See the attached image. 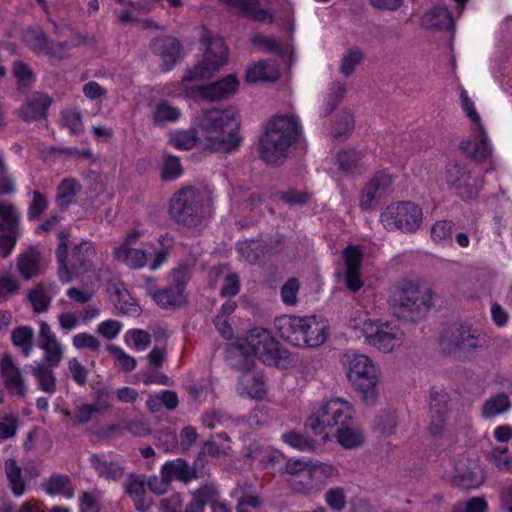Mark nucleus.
I'll return each mask as SVG.
<instances>
[{"mask_svg":"<svg viewBox=\"0 0 512 512\" xmlns=\"http://www.w3.org/2000/svg\"><path fill=\"white\" fill-rule=\"evenodd\" d=\"M460 149L475 161H483L490 154V148L487 142V136L481 130L472 138L463 140L460 143Z\"/></svg>","mask_w":512,"mask_h":512,"instance_id":"cd10ccee","label":"nucleus"},{"mask_svg":"<svg viewBox=\"0 0 512 512\" xmlns=\"http://www.w3.org/2000/svg\"><path fill=\"white\" fill-rule=\"evenodd\" d=\"M48 201L46 197L39 191L33 192L32 201L29 204L27 216L29 220H37L41 214L47 209Z\"/></svg>","mask_w":512,"mask_h":512,"instance_id":"bf43d9fd","label":"nucleus"},{"mask_svg":"<svg viewBox=\"0 0 512 512\" xmlns=\"http://www.w3.org/2000/svg\"><path fill=\"white\" fill-rule=\"evenodd\" d=\"M422 24L429 30H450L454 33L455 24L450 11L445 6H435L422 17Z\"/></svg>","mask_w":512,"mask_h":512,"instance_id":"b1692460","label":"nucleus"},{"mask_svg":"<svg viewBox=\"0 0 512 512\" xmlns=\"http://www.w3.org/2000/svg\"><path fill=\"white\" fill-rule=\"evenodd\" d=\"M278 76L277 64L271 59L259 61L250 66L246 72V80L249 83H256L258 81L272 82L277 80Z\"/></svg>","mask_w":512,"mask_h":512,"instance_id":"c756f323","label":"nucleus"},{"mask_svg":"<svg viewBox=\"0 0 512 512\" xmlns=\"http://www.w3.org/2000/svg\"><path fill=\"white\" fill-rule=\"evenodd\" d=\"M432 292L412 281L394 287L390 303L393 314L403 321L417 322L425 318L432 306Z\"/></svg>","mask_w":512,"mask_h":512,"instance_id":"20e7f679","label":"nucleus"},{"mask_svg":"<svg viewBox=\"0 0 512 512\" xmlns=\"http://www.w3.org/2000/svg\"><path fill=\"white\" fill-rule=\"evenodd\" d=\"M239 86L238 78L235 74H230L209 85L198 86L195 95L198 99L208 101H221L233 96Z\"/></svg>","mask_w":512,"mask_h":512,"instance_id":"a211bd4d","label":"nucleus"},{"mask_svg":"<svg viewBox=\"0 0 512 512\" xmlns=\"http://www.w3.org/2000/svg\"><path fill=\"white\" fill-rule=\"evenodd\" d=\"M354 129L353 115L349 111H341L332 129L335 138L345 139Z\"/></svg>","mask_w":512,"mask_h":512,"instance_id":"49530a36","label":"nucleus"},{"mask_svg":"<svg viewBox=\"0 0 512 512\" xmlns=\"http://www.w3.org/2000/svg\"><path fill=\"white\" fill-rule=\"evenodd\" d=\"M170 142L177 149L189 150L196 145L197 137L193 131H183L171 138Z\"/></svg>","mask_w":512,"mask_h":512,"instance_id":"774afa93","label":"nucleus"},{"mask_svg":"<svg viewBox=\"0 0 512 512\" xmlns=\"http://www.w3.org/2000/svg\"><path fill=\"white\" fill-rule=\"evenodd\" d=\"M510 406L511 402L508 395L505 393H499L483 404L482 415L486 418H490L507 411Z\"/></svg>","mask_w":512,"mask_h":512,"instance_id":"37998d69","label":"nucleus"},{"mask_svg":"<svg viewBox=\"0 0 512 512\" xmlns=\"http://www.w3.org/2000/svg\"><path fill=\"white\" fill-rule=\"evenodd\" d=\"M51 103L52 100L48 95L41 92H35L26 97L18 110V115L27 123L46 119L47 110Z\"/></svg>","mask_w":512,"mask_h":512,"instance_id":"412c9836","label":"nucleus"},{"mask_svg":"<svg viewBox=\"0 0 512 512\" xmlns=\"http://www.w3.org/2000/svg\"><path fill=\"white\" fill-rule=\"evenodd\" d=\"M52 285L46 286L42 283L36 285L28 294V299L33 306L35 313L39 314L49 309L52 296L50 290Z\"/></svg>","mask_w":512,"mask_h":512,"instance_id":"c9c22d12","label":"nucleus"},{"mask_svg":"<svg viewBox=\"0 0 512 512\" xmlns=\"http://www.w3.org/2000/svg\"><path fill=\"white\" fill-rule=\"evenodd\" d=\"M393 177L385 170L378 171L365 185L361 197L360 206L364 210L374 207V202L386 197L392 192Z\"/></svg>","mask_w":512,"mask_h":512,"instance_id":"4468645a","label":"nucleus"},{"mask_svg":"<svg viewBox=\"0 0 512 512\" xmlns=\"http://www.w3.org/2000/svg\"><path fill=\"white\" fill-rule=\"evenodd\" d=\"M83 178L88 184L89 199L93 203L96 198L105 192L103 177L99 172L88 170L83 173Z\"/></svg>","mask_w":512,"mask_h":512,"instance_id":"de8ad7c7","label":"nucleus"},{"mask_svg":"<svg viewBox=\"0 0 512 512\" xmlns=\"http://www.w3.org/2000/svg\"><path fill=\"white\" fill-rule=\"evenodd\" d=\"M485 336L469 326L453 325L441 336L440 345L444 352L460 357L485 346Z\"/></svg>","mask_w":512,"mask_h":512,"instance_id":"9d476101","label":"nucleus"},{"mask_svg":"<svg viewBox=\"0 0 512 512\" xmlns=\"http://www.w3.org/2000/svg\"><path fill=\"white\" fill-rule=\"evenodd\" d=\"M5 472L12 492L17 496L22 495L25 492V482L21 477V468L14 459L9 458L5 461Z\"/></svg>","mask_w":512,"mask_h":512,"instance_id":"ea45409f","label":"nucleus"},{"mask_svg":"<svg viewBox=\"0 0 512 512\" xmlns=\"http://www.w3.org/2000/svg\"><path fill=\"white\" fill-rule=\"evenodd\" d=\"M327 505L336 511H341L346 506V496L344 489L341 487L331 488L325 494Z\"/></svg>","mask_w":512,"mask_h":512,"instance_id":"052dcab7","label":"nucleus"},{"mask_svg":"<svg viewBox=\"0 0 512 512\" xmlns=\"http://www.w3.org/2000/svg\"><path fill=\"white\" fill-rule=\"evenodd\" d=\"M450 396L445 390H432L430 394V426L433 436H439L444 431L448 415L451 411Z\"/></svg>","mask_w":512,"mask_h":512,"instance_id":"2eb2a0df","label":"nucleus"},{"mask_svg":"<svg viewBox=\"0 0 512 512\" xmlns=\"http://www.w3.org/2000/svg\"><path fill=\"white\" fill-rule=\"evenodd\" d=\"M282 440L289 446L300 451H314L315 441L302 433L290 431L282 435Z\"/></svg>","mask_w":512,"mask_h":512,"instance_id":"a18cd8bd","label":"nucleus"},{"mask_svg":"<svg viewBox=\"0 0 512 512\" xmlns=\"http://www.w3.org/2000/svg\"><path fill=\"white\" fill-rule=\"evenodd\" d=\"M152 53L162 60V70H171L180 58L181 44L172 36H161L150 44Z\"/></svg>","mask_w":512,"mask_h":512,"instance_id":"6ab92c4d","label":"nucleus"},{"mask_svg":"<svg viewBox=\"0 0 512 512\" xmlns=\"http://www.w3.org/2000/svg\"><path fill=\"white\" fill-rule=\"evenodd\" d=\"M363 60V53L359 49H350L348 50L341 62L340 71L341 73L349 77L353 74L357 65H359Z\"/></svg>","mask_w":512,"mask_h":512,"instance_id":"3c124183","label":"nucleus"},{"mask_svg":"<svg viewBox=\"0 0 512 512\" xmlns=\"http://www.w3.org/2000/svg\"><path fill=\"white\" fill-rule=\"evenodd\" d=\"M160 474H165L170 483L173 479H176L187 484L192 480L199 478L196 468L190 466L187 461L182 458H177L164 463L161 467Z\"/></svg>","mask_w":512,"mask_h":512,"instance_id":"5701e85b","label":"nucleus"},{"mask_svg":"<svg viewBox=\"0 0 512 512\" xmlns=\"http://www.w3.org/2000/svg\"><path fill=\"white\" fill-rule=\"evenodd\" d=\"M204 199L200 191L185 187L177 191L170 200L169 214L180 225L196 227L205 218Z\"/></svg>","mask_w":512,"mask_h":512,"instance_id":"0eeeda50","label":"nucleus"},{"mask_svg":"<svg viewBox=\"0 0 512 512\" xmlns=\"http://www.w3.org/2000/svg\"><path fill=\"white\" fill-rule=\"evenodd\" d=\"M290 487L298 493L309 494L314 489L312 472H303V474L292 477L289 480Z\"/></svg>","mask_w":512,"mask_h":512,"instance_id":"5fc2aeb1","label":"nucleus"},{"mask_svg":"<svg viewBox=\"0 0 512 512\" xmlns=\"http://www.w3.org/2000/svg\"><path fill=\"white\" fill-rule=\"evenodd\" d=\"M308 317L281 316L275 320V327L285 341L296 347L306 345L305 328Z\"/></svg>","mask_w":512,"mask_h":512,"instance_id":"f3484780","label":"nucleus"},{"mask_svg":"<svg viewBox=\"0 0 512 512\" xmlns=\"http://www.w3.org/2000/svg\"><path fill=\"white\" fill-rule=\"evenodd\" d=\"M39 347L45 352L43 362L57 367L63 358L61 343L55 339L47 343H41Z\"/></svg>","mask_w":512,"mask_h":512,"instance_id":"09e8293b","label":"nucleus"},{"mask_svg":"<svg viewBox=\"0 0 512 512\" xmlns=\"http://www.w3.org/2000/svg\"><path fill=\"white\" fill-rule=\"evenodd\" d=\"M454 223L448 220L437 221L431 228V238L436 243L451 242Z\"/></svg>","mask_w":512,"mask_h":512,"instance_id":"8fccbe9b","label":"nucleus"},{"mask_svg":"<svg viewBox=\"0 0 512 512\" xmlns=\"http://www.w3.org/2000/svg\"><path fill=\"white\" fill-rule=\"evenodd\" d=\"M252 43L256 46H262L269 53H273L279 56L284 55V48L271 37H267L261 34H257L252 38Z\"/></svg>","mask_w":512,"mask_h":512,"instance_id":"338daca9","label":"nucleus"},{"mask_svg":"<svg viewBox=\"0 0 512 512\" xmlns=\"http://www.w3.org/2000/svg\"><path fill=\"white\" fill-rule=\"evenodd\" d=\"M398 425V416L395 411L383 410L374 419V429L381 435H391Z\"/></svg>","mask_w":512,"mask_h":512,"instance_id":"79ce46f5","label":"nucleus"},{"mask_svg":"<svg viewBox=\"0 0 512 512\" xmlns=\"http://www.w3.org/2000/svg\"><path fill=\"white\" fill-rule=\"evenodd\" d=\"M145 477L143 475L130 474L125 486V492L130 497H140L145 495Z\"/></svg>","mask_w":512,"mask_h":512,"instance_id":"e2e57ef3","label":"nucleus"},{"mask_svg":"<svg viewBox=\"0 0 512 512\" xmlns=\"http://www.w3.org/2000/svg\"><path fill=\"white\" fill-rule=\"evenodd\" d=\"M72 343L77 349L88 348L92 351L98 350L101 346L98 338L86 332L76 334L72 339Z\"/></svg>","mask_w":512,"mask_h":512,"instance_id":"0e129e2a","label":"nucleus"},{"mask_svg":"<svg viewBox=\"0 0 512 512\" xmlns=\"http://www.w3.org/2000/svg\"><path fill=\"white\" fill-rule=\"evenodd\" d=\"M361 153L356 150H344L339 152L337 161L339 167L345 172H354L359 168Z\"/></svg>","mask_w":512,"mask_h":512,"instance_id":"603ef678","label":"nucleus"},{"mask_svg":"<svg viewBox=\"0 0 512 512\" xmlns=\"http://www.w3.org/2000/svg\"><path fill=\"white\" fill-rule=\"evenodd\" d=\"M335 436L337 442L346 449L359 447L364 442L362 431L357 427L350 426L349 423L339 427Z\"/></svg>","mask_w":512,"mask_h":512,"instance_id":"f704fd0d","label":"nucleus"},{"mask_svg":"<svg viewBox=\"0 0 512 512\" xmlns=\"http://www.w3.org/2000/svg\"><path fill=\"white\" fill-rule=\"evenodd\" d=\"M347 366V377L360 393L363 402L367 405L375 404L378 398V367L364 354L347 355Z\"/></svg>","mask_w":512,"mask_h":512,"instance_id":"39448f33","label":"nucleus"},{"mask_svg":"<svg viewBox=\"0 0 512 512\" xmlns=\"http://www.w3.org/2000/svg\"><path fill=\"white\" fill-rule=\"evenodd\" d=\"M362 333L370 346L384 353L392 352L404 341L403 331L390 322L365 321Z\"/></svg>","mask_w":512,"mask_h":512,"instance_id":"9b49d317","label":"nucleus"},{"mask_svg":"<svg viewBox=\"0 0 512 512\" xmlns=\"http://www.w3.org/2000/svg\"><path fill=\"white\" fill-rule=\"evenodd\" d=\"M25 45L34 53L46 55L50 39L39 27H29L23 33Z\"/></svg>","mask_w":512,"mask_h":512,"instance_id":"473e14b6","label":"nucleus"},{"mask_svg":"<svg viewBox=\"0 0 512 512\" xmlns=\"http://www.w3.org/2000/svg\"><path fill=\"white\" fill-rule=\"evenodd\" d=\"M12 72L17 79L18 90L27 92L35 81L30 67L22 61H15L13 63Z\"/></svg>","mask_w":512,"mask_h":512,"instance_id":"c03bdc74","label":"nucleus"},{"mask_svg":"<svg viewBox=\"0 0 512 512\" xmlns=\"http://www.w3.org/2000/svg\"><path fill=\"white\" fill-rule=\"evenodd\" d=\"M34 331L29 326H19L13 329L11 341L15 347L21 350L22 354L28 357L33 349Z\"/></svg>","mask_w":512,"mask_h":512,"instance_id":"e433bc0d","label":"nucleus"},{"mask_svg":"<svg viewBox=\"0 0 512 512\" xmlns=\"http://www.w3.org/2000/svg\"><path fill=\"white\" fill-rule=\"evenodd\" d=\"M81 189V184L74 178H64L57 187L56 202L58 206L62 210H67Z\"/></svg>","mask_w":512,"mask_h":512,"instance_id":"2f4dec72","label":"nucleus"},{"mask_svg":"<svg viewBox=\"0 0 512 512\" xmlns=\"http://www.w3.org/2000/svg\"><path fill=\"white\" fill-rule=\"evenodd\" d=\"M0 371L3 381L22 376L20 369L15 365L13 358L9 353L2 355L0 359Z\"/></svg>","mask_w":512,"mask_h":512,"instance_id":"69168bd1","label":"nucleus"},{"mask_svg":"<svg viewBox=\"0 0 512 512\" xmlns=\"http://www.w3.org/2000/svg\"><path fill=\"white\" fill-rule=\"evenodd\" d=\"M343 259L346 271L360 270L363 260V253L358 246L348 245L343 250Z\"/></svg>","mask_w":512,"mask_h":512,"instance_id":"864d4df0","label":"nucleus"},{"mask_svg":"<svg viewBox=\"0 0 512 512\" xmlns=\"http://www.w3.org/2000/svg\"><path fill=\"white\" fill-rule=\"evenodd\" d=\"M191 278V269L188 265H180L170 275V285L177 287L184 293L185 286Z\"/></svg>","mask_w":512,"mask_h":512,"instance_id":"680f3d73","label":"nucleus"},{"mask_svg":"<svg viewBox=\"0 0 512 512\" xmlns=\"http://www.w3.org/2000/svg\"><path fill=\"white\" fill-rule=\"evenodd\" d=\"M155 302L164 309L181 307L185 303V295L177 287L170 285L155 291L153 294Z\"/></svg>","mask_w":512,"mask_h":512,"instance_id":"7c9ffc66","label":"nucleus"},{"mask_svg":"<svg viewBox=\"0 0 512 512\" xmlns=\"http://www.w3.org/2000/svg\"><path fill=\"white\" fill-rule=\"evenodd\" d=\"M17 270L25 280L38 276L42 269V254L34 247L27 249L17 259Z\"/></svg>","mask_w":512,"mask_h":512,"instance_id":"393cba45","label":"nucleus"},{"mask_svg":"<svg viewBox=\"0 0 512 512\" xmlns=\"http://www.w3.org/2000/svg\"><path fill=\"white\" fill-rule=\"evenodd\" d=\"M381 222L387 230L415 232L422 222V209L412 202H400L386 208Z\"/></svg>","mask_w":512,"mask_h":512,"instance_id":"f8f14e48","label":"nucleus"},{"mask_svg":"<svg viewBox=\"0 0 512 512\" xmlns=\"http://www.w3.org/2000/svg\"><path fill=\"white\" fill-rule=\"evenodd\" d=\"M89 462L102 478L117 481L124 475V466L118 461H107L104 455L92 454Z\"/></svg>","mask_w":512,"mask_h":512,"instance_id":"bb28decb","label":"nucleus"},{"mask_svg":"<svg viewBox=\"0 0 512 512\" xmlns=\"http://www.w3.org/2000/svg\"><path fill=\"white\" fill-rule=\"evenodd\" d=\"M114 255L117 260L133 269L143 268L148 260V253L143 249L116 248Z\"/></svg>","mask_w":512,"mask_h":512,"instance_id":"72a5a7b5","label":"nucleus"},{"mask_svg":"<svg viewBox=\"0 0 512 512\" xmlns=\"http://www.w3.org/2000/svg\"><path fill=\"white\" fill-rule=\"evenodd\" d=\"M241 358L243 360V364L238 367L240 370L243 371L242 375L239 378L240 384L243 385L244 389L247 391L249 395L263 393V376L251 372V369L254 365L253 360L243 355H241Z\"/></svg>","mask_w":512,"mask_h":512,"instance_id":"c85d7f7f","label":"nucleus"},{"mask_svg":"<svg viewBox=\"0 0 512 512\" xmlns=\"http://www.w3.org/2000/svg\"><path fill=\"white\" fill-rule=\"evenodd\" d=\"M354 410L348 401L332 398L325 401L305 422V428L314 435L327 437V428L341 427L353 418Z\"/></svg>","mask_w":512,"mask_h":512,"instance_id":"423d86ee","label":"nucleus"},{"mask_svg":"<svg viewBox=\"0 0 512 512\" xmlns=\"http://www.w3.org/2000/svg\"><path fill=\"white\" fill-rule=\"evenodd\" d=\"M307 348H316L326 340L325 326L321 325L316 317H308L304 334Z\"/></svg>","mask_w":512,"mask_h":512,"instance_id":"4c0bfd02","label":"nucleus"},{"mask_svg":"<svg viewBox=\"0 0 512 512\" xmlns=\"http://www.w3.org/2000/svg\"><path fill=\"white\" fill-rule=\"evenodd\" d=\"M206 51L203 60L188 70L183 76V82H192L198 79H207L215 71H218L228 59V49L222 38L215 36L209 30H204L201 36Z\"/></svg>","mask_w":512,"mask_h":512,"instance_id":"6e6552de","label":"nucleus"},{"mask_svg":"<svg viewBox=\"0 0 512 512\" xmlns=\"http://www.w3.org/2000/svg\"><path fill=\"white\" fill-rule=\"evenodd\" d=\"M453 484L462 490L478 488L484 482L483 473L477 462L469 458H461L455 462Z\"/></svg>","mask_w":512,"mask_h":512,"instance_id":"dca6fc26","label":"nucleus"},{"mask_svg":"<svg viewBox=\"0 0 512 512\" xmlns=\"http://www.w3.org/2000/svg\"><path fill=\"white\" fill-rule=\"evenodd\" d=\"M55 366L45 364L43 361L35 362L28 366L29 371L35 378L38 388L45 393L56 392V375L53 371Z\"/></svg>","mask_w":512,"mask_h":512,"instance_id":"a878e982","label":"nucleus"},{"mask_svg":"<svg viewBox=\"0 0 512 512\" xmlns=\"http://www.w3.org/2000/svg\"><path fill=\"white\" fill-rule=\"evenodd\" d=\"M301 132L295 116L279 115L266 124L265 131L259 138V158L268 165H281L288 156V150Z\"/></svg>","mask_w":512,"mask_h":512,"instance_id":"f257e3e1","label":"nucleus"},{"mask_svg":"<svg viewBox=\"0 0 512 512\" xmlns=\"http://www.w3.org/2000/svg\"><path fill=\"white\" fill-rule=\"evenodd\" d=\"M444 177L450 189H454L460 197L469 199L476 196L477 191L469 184L470 174L465 167L450 163L446 166Z\"/></svg>","mask_w":512,"mask_h":512,"instance_id":"aec40b11","label":"nucleus"},{"mask_svg":"<svg viewBox=\"0 0 512 512\" xmlns=\"http://www.w3.org/2000/svg\"><path fill=\"white\" fill-rule=\"evenodd\" d=\"M107 350L115 357L124 372H131L135 369L136 359L126 354L122 348L115 345H108Z\"/></svg>","mask_w":512,"mask_h":512,"instance_id":"6e6d98bb","label":"nucleus"},{"mask_svg":"<svg viewBox=\"0 0 512 512\" xmlns=\"http://www.w3.org/2000/svg\"><path fill=\"white\" fill-rule=\"evenodd\" d=\"M223 4L237 10L242 16L264 23H272L273 15L260 8L258 0H220Z\"/></svg>","mask_w":512,"mask_h":512,"instance_id":"4be33fe9","label":"nucleus"},{"mask_svg":"<svg viewBox=\"0 0 512 512\" xmlns=\"http://www.w3.org/2000/svg\"><path fill=\"white\" fill-rule=\"evenodd\" d=\"M213 495H215V492L208 488V484L200 486L191 493V500L182 512H204L205 506Z\"/></svg>","mask_w":512,"mask_h":512,"instance_id":"58836bf2","label":"nucleus"},{"mask_svg":"<svg viewBox=\"0 0 512 512\" xmlns=\"http://www.w3.org/2000/svg\"><path fill=\"white\" fill-rule=\"evenodd\" d=\"M247 344L254 355L266 365L284 368L290 364L289 351L281 348L267 329L257 327L250 330Z\"/></svg>","mask_w":512,"mask_h":512,"instance_id":"1a4fd4ad","label":"nucleus"},{"mask_svg":"<svg viewBox=\"0 0 512 512\" xmlns=\"http://www.w3.org/2000/svg\"><path fill=\"white\" fill-rule=\"evenodd\" d=\"M182 171L179 158L165 154L162 178L166 181L174 180L182 174Z\"/></svg>","mask_w":512,"mask_h":512,"instance_id":"4d7b16f0","label":"nucleus"},{"mask_svg":"<svg viewBox=\"0 0 512 512\" xmlns=\"http://www.w3.org/2000/svg\"><path fill=\"white\" fill-rule=\"evenodd\" d=\"M239 125L237 110L233 107L203 111L199 120L204 136L203 148L226 153L236 150L241 143L237 134Z\"/></svg>","mask_w":512,"mask_h":512,"instance_id":"f03ea898","label":"nucleus"},{"mask_svg":"<svg viewBox=\"0 0 512 512\" xmlns=\"http://www.w3.org/2000/svg\"><path fill=\"white\" fill-rule=\"evenodd\" d=\"M59 244L56 257L59 262L58 278L66 284L74 278H91L95 274L93 258L95 250L91 242L82 241L72 248L68 256L69 234L65 231L58 233Z\"/></svg>","mask_w":512,"mask_h":512,"instance_id":"7ed1b4c3","label":"nucleus"},{"mask_svg":"<svg viewBox=\"0 0 512 512\" xmlns=\"http://www.w3.org/2000/svg\"><path fill=\"white\" fill-rule=\"evenodd\" d=\"M21 215L10 202L0 201V254L7 257L11 254L21 235Z\"/></svg>","mask_w":512,"mask_h":512,"instance_id":"ddd939ff","label":"nucleus"},{"mask_svg":"<svg viewBox=\"0 0 512 512\" xmlns=\"http://www.w3.org/2000/svg\"><path fill=\"white\" fill-rule=\"evenodd\" d=\"M180 117V111L166 100L159 101L154 109L152 121L154 125H162L166 122L176 121Z\"/></svg>","mask_w":512,"mask_h":512,"instance_id":"a19ab883","label":"nucleus"},{"mask_svg":"<svg viewBox=\"0 0 512 512\" xmlns=\"http://www.w3.org/2000/svg\"><path fill=\"white\" fill-rule=\"evenodd\" d=\"M452 512H488V504L483 498L473 497L467 502H457Z\"/></svg>","mask_w":512,"mask_h":512,"instance_id":"13d9d810","label":"nucleus"}]
</instances>
